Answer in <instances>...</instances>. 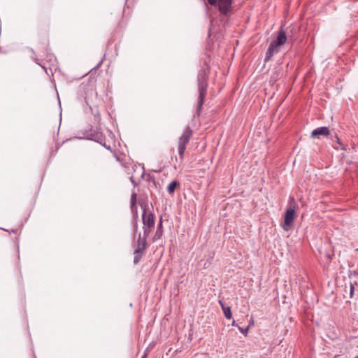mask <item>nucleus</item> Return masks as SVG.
<instances>
[{
  "instance_id": "obj_23",
  "label": "nucleus",
  "mask_w": 358,
  "mask_h": 358,
  "mask_svg": "<svg viewBox=\"0 0 358 358\" xmlns=\"http://www.w3.org/2000/svg\"><path fill=\"white\" fill-rule=\"evenodd\" d=\"M106 148H107L108 150H110V146H108V147H106Z\"/></svg>"
},
{
  "instance_id": "obj_15",
  "label": "nucleus",
  "mask_w": 358,
  "mask_h": 358,
  "mask_svg": "<svg viewBox=\"0 0 358 358\" xmlns=\"http://www.w3.org/2000/svg\"><path fill=\"white\" fill-rule=\"evenodd\" d=\"M136 197H137V195L136 193H133L131 196V208H133L135 204H136Z\"/></svg>"
},
{
  "instance_id": "obj_21",
  "label": "nucleus",
  "mask_w": 358,
  "mask_h": 358,
  "mask_svg": "<svg viewBox=\"0 0 358 358\" xmlns=\"http://www.w3.org/2000/svg\"><path fill=\"white\" fill-rule=\"evenodd\" d=\"M334 147L336 149H338V146H336V145H334Z\"/></svg>"
},
{
  "instance_id": "obj_14",
  "label": "nucleus",
  "mask_w": 358,
  "mask_h": 358,
  "mask_svg": "<svg viewBox=\"0 0 358 358\" xmlns=\"http://www.w3.org/2000/svg\"><path fill=\"white\" fill-rule=\"evenodd\" d=\"M250 325H248L246 328H243L240 326H238V330L241 333H242L245 336H246L248 334V331L250 329Z\"/></svg>"
},
{
  "instance_id": "obj_1",
  "label": "nucleus",
  "mask_w": 358,
  "mask_h": 358,
  "mask_svg": "<svg viewBox=\"0 0 358 358\" xmlns=\"http://www.w3.org/2000/svg\"><path fill=\"white\" fill-rule=\"evenodd\" d=\"M287 41V37L286 33L283 29V27H281L278 33L276 39L273 41L269 45V47L266 53L264 59L265 62H268L275 54L279 52L280 46L284 45Z\"/></svg>"
},
{
  "instance_id": "obj_13",
  "label": "nucleus",
  "mask_w": 358,
  "mask_h": 358,
  "mask_svg": "<svg viewBox=\"0 0 358 358\" xmlns=\"http://www.w3.org/2000/svg\"><path fill=\"white\" fill-rule=\"evenodd\" d=\"M143 252H142V251H139V250H134V263L135 264H138V262L140 261V259H141Z\"/></svg>"
},
{
  "instance_id": "obj_2",
  "label": "nucleus",
  "mask_w": 358,
  "mask_h": 358,
  "mask_svg": "<svg viewBox=\"0 0 358 358\" xmlns=\"http://www.w3.org/2000/svg\"><path fill=\"white\" fill-rule=\"evenodd\" d=\"M198 87L199 94L197 110L199 111L203 103L208 88V76L205 71H202L198 76Z\"/></svg>"
},
{
  "instance_id": "obj_4",
  "label": "nucleus",
  "mask_w": 358,
  "mask_h": 358,
  "mask_svg": "<svg viewBox=\"0 0 358 358\" xmlns=\"http://www.w3.org/2000/svg\"><path fill=\"white\" fill-rule=\"evenodd\" d=\"M142 220L143 236L148 237L155 225V215L152 213H147L145 209H143Z\"/></svg>"
},
{
  "instance_id": "obj_18",
  "label": "nucleus",
  "mask_w": 358,
  "mask_h": 358,
  "mask_svg": "<svg viewBox=\"0 0 358 358\" xmlns=\"http://www.w3.org/2000/svg\"><path fill=\"white\" fill-rule=\"evenodd\" d=\"M336 141L338 145H341V141L340 139L336 136Z\"/></svg>"
},
{
  "instance_id": "obj_12",
  "label": "nucleus",
  "mask_w": 358,
  "mask_h": 358,
  "mask_svg": "<svg viewBox=\"0 0 358 358\" xmlns=\"http://www.w3.org/2000/svg\"><path fill=\"white\" fill-rule=\"evenodd\" d=\"M178 185V182L176 180H173L171 182L168 187H167V191L170 194H172L174 193L175 189L176 187Z\"/></svg>"
},
{
  "instance_id": "obj_20",
  "label": "nucleus",
  "mask_w": 358,
  "mask_h": 358,
  "mask_svg": "<svg viewBox=\"0 0 358 358\" xmlns=\"http://www.w3.org/2000/svg\"><path fill=\"white\" fill-rule=\"evenodd\" d=\"M131 182H132L133 183L134 182V179H133V177H132V176L131 177Z\"/></svg>"
},
{
  "instance_id": "obj_24",
  "label": "nucleus",
  "mask_w": 358,
  "mask_h": 358,
  "mask_svg": "<svg viewBox=\"0 0 358 358\" xmlns=\"http://www.w3.org/2000/svg\"><path fill=\"white\" fill-rule=\"evenodd\" d=\"M336 338V336H335L332 337L331 338H332V339H334V338Z\"/></svg>"
},
{
  "instance_id": "obj_6",
  "label": "nucleus",
  "mask_w": 358,
  "mask_h": 358,
  "mask_svg": "<svg viewBox=\"0 0 358 358\" xmlns=\"http://www.w3.org/2000/svg\"><path fill=\"white\" fill-rule=\"evenodd\" d=\"M231 3L232 0H218L217 5L220 12L223 15H227L231 8Z\"/></svg>"
},
{
  "instance_id": "obj_17",
  "label": "nucleus",
  "mask_w": 358,
  "mask_h": 358,
  "mask_svg": "<svg viewBox=\"0 0 358 358\" xmlns=\"http://www.w3.org/2000/svg\"><path fill=\"white\" fill-rule=\"evenodd\" d=\"M355 287L352 284H350V296L352 297V294L354 292Z\"/></svg>"
},
{
  "instance_id": "obj_26",
  "label": "nucleus",
  "mask_w": 358,
  "mask_h": 358,
  "mask_svg": "<svg viewBox=\"0 0 358 358\" xmlns=\"http://www.w3.org/2000/svg\"><path fill=\"white\" fill-rule=\"evenodd\" d=\"M356 250L358 252V248H357V249H356Z\"/></svg>"
},
{
  "instance_id": "obj_3",
  "label": "nucleus",
  "mask_w": 358,
  "mask_h": 358,
  "mask_svg": "<svg viewBox=\"0 0 358 358\" xmlns=\"http://www.w3.org/2000/svg\"><path fill=\"white\" fill-rule=\"evenodd\" d=\"M192 136V131L189 127H187L183 131L182 134L178 139V150L180 159L181 160L183 159L184 153L186 149V145L188 144L191 137Z\"/></svg>"
},
{
  "instance_id": "obj_7",
  "label": "nucleus",
  "mask_w": 358,
  "mask_h": 358,
  "mask_svg": "<svg viewBox=\"0 0 358 358\" xmlns=\"http://www.w3.org/2000/svg\"><path fill=\"white\" fill-rule=\"evenodd\" d=\"M329 134V129L328 127H322L315 129L311 133V137L317 138L320 136H327Z\"/></svg>"
},
{
  "instance_id": "obj_19",
  "label": "nucleus",
  "mask_w": 358,
  "mask_h": 358,
  "mask_svg": "<svg viewBox=\"0 0 358 358\" xmlns=\"http://www.w3.org/2000/svg\"><path fill=\"white\" fill-rule=\"evenodd\" d=\"M231 325H232V326H236V327H238V325L236 324V321H235V320H233V322H232V323H231Z\"/></svg>"
},
{
  "instance_id": "obj_25",
  "label": "nucleus",
  "mask_w": 358,
  "mask_h": 358,
  "mask_svg": "<svg viewBox=\"0 0 358 358\" xmlns=\"http://www.w3.org/2000/svg\"><path fill=\"white\" fill-rule=\"evenodd\" d=\"M143 358H145V355H144V356L143 357Z\"/></svg>"
},
{
  "instance_id": "obj_9",
  "label": "nucleus",
  "mask_w": 358,
  "mask_h": 358,
  "mask_svg": "<svg viewBox=\"0 0 358 358\" xmlns=\"http://www.w3.org/2000/svg\"><path fill=\"white\" fill-rule=\"evenodd\" d=\"M146 238L147 237L145 236H144L143 238H141V236L139 234L135 250L143 252L146 249Z\"/></svg>"
},
{
  "instance_id": "obj_8",
  "label": "nucleus",
  "mask_w": 358,
  "mask_h": 358,
  "mask_svg": "<svg viewBox=\"0 0 358 358\" xmlns=\"http://www.w3.org/2000/svg\"><path fill=\"white\" fill-rule=\"evenodd\" d=\"M163 235V227H162V217L159 220V224L157 227V230L155 233V235L152 238V241L155 242L160 239Z\"/></svg>"
},
{
  "instance_id": "obj_10",
  "label": "nucleus",
  "mask_w": 358,
  "mask_h": 358,
  "mask_svg": "<svg viewBox=\"0 0 358 358\" xmlns=\"http://www.w3.org/2000/svg\"><path fill=\"white\" fill-rule=\"evenodd\" d=\"M219 303L222 307L225 317L227 319H231L232 317V313L230 307L225 306L222 301H219Z\"/></svg>"
},
{
  "instance_id": "obj_22",
  "label": "nucleus",
  "mask_w": 358,
  "mask_h": 358,
  "mask_svg": "<svg viewBox=\"0 0 358 358\" xmlns=\"http://www.w3.org/2000/svg\"><path fill=\"white\" fill-rule=\"evenodd\" d=\"M137 229H138V227H137V225H136L135 231H137Z\"/></svg>"
},
{
  "instance_id": "obj_5",
  "label": "nucleus",
  "mask_w": 358,
  "mask_h": 358,
  "mask_svg": "<svg viewBox=\"0 0 358 358\" xmlns=\"http://www.w3.org/2000/svg\"><path fill=\"white\" fill-rule=\"evenodd\" d=\"M295 218V209L294 208H292L287 209L286 210L285 215L284 223L282 224V228L285 231H289L293 226V222Z\"/></svg>"
},
{
  "instance_id": "obj_11",
  "label": "nucleus",
  "mask_w": 358,
  "mask_h": 358,
  "mask_svg": "<svg viewBox=\"0 0 358 358\" xmlns=\"http://www.w3.org/2000/svg\"><path fill=\"white\" fill-rule=\"evenodd\" d=\"M90 94L91 96L89 94H87L85 97V102L90 108H92V106L94 104L93 96L94 99H96L97 94L92 90H90Z\"/></svg>"
},
{
  "instance_id": "obj_16",
  "label": "nucleus",
  "mask_w": 358,
  "mask_h": 358,
  "mask_svg": "<svg viewBox=\"0 0 358 358\" xmlns=\"http://www.w3.org/2000/svg\"><path fill=\"white\" fill-rule=\"evenodd\" d=\"M218 0H208V2L211 6H216Z\"/></svg>"
}]
</instances>
